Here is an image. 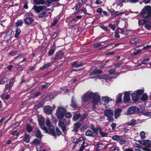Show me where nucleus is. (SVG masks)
Listing matches in <instances>:
<instances>
[{"label": "nucleus", "instance_id": "obj_1", "mask_svg": "<svg viewBox=\"0 0 151 151\" xmlns=\"http://www.w3.org/2000/svg\"><path fill=\"white\" fill-rule=\"evenodd\" d=\"M140 14L143 17H150L151 19V7L147 6L145 7L142 10Z\"/></svg>", "mask_w": 151, "mask_h": 151}, {"label": "nucleus", "instance_id": "obj_2", "mask_svg": "<svg viewBox=\"0 0 151 151\" xmlns=\"http://www.w3.org/2000/svg\"><path fill=\"white\" fill-rule=\"evenodd\" d=\"M89 97L93 98V102L96 104L99 102L100 98L98 95H84L82 97V100L85 102L87 101Z\"/></svg>", "mask_w": 151, "mask_h": 151}, {"label": "nucleus", "instance_id": "obj_3", "mask_svg": "<svg viewBox=\"0 0 151 151\" xmlns=\"http://www.w3.org/2000/svg\"><path fill=\"white\" fill-rule=\"evenodd\" d=\"M46 124L48 127V129H47L48 132L46 133L52 135L55 134V133H54V127L51 125L49 118H48L46 119Z\"/></svg>", "mask_w": 151, "mask_h": 151}, {"label": "nucleus", "instance_id": "obj_4", "mask_svg": "<svg viewBox=\"0 0 151 151\" xmlns=\"http://www.w3.org/2000/svg\"><path fill=\"white\" fill-rule=\"evenodd\" d=\"M104 115L107 117V119L109 122L112 121L114 119L113 117V111L111 109H107L104 111Z\"/></svg>", "mask_w": 151, "mask_h": 151}, {"label": "nucleus", "instance_id": "obj_5", "mask_svg": "<svg viewBox=\"0 0 151 151\" xmlns=\"http://www.w3.org/2000/svg\"><path fill=\"white\" fill-rule=\"evenodd\" d=\"M65 112V110L63 107H58L56 111V115L59 118H62Z\"/></svg>", "mask_w": 151, "mask_h": 151}, {"label": "nucleus", "instance_id": "obj_6", "mask_svg": "<svg viewBox=\"0 0 151 151\" xmlns=\"http://www.w3.org/2000/svg\"><path fill=\"white\" fill-rule=\"evenodd\" d=\"M38 121L39 124L42 130L44 131L45 132H48L47 129L44 125L45 119L43 117L41 116L38 118Z\"/></svg>", "mask_w": 151, "mask_h": 151}, {"label": "nucleus", "instance_id": "obj_7", "mask_svg": "<svg viewBox=\"0 0 151 151\" xmlns=\"http://www.w3.org/2000/svg\"><path fill=\"white\" fill-rule=\"evenodd\" d=\"M102 71L101 70H99L97 69H95L94 70L92 69L90 71V78H93L97 76L98 74L101 73Z\"/></svg>", "mask_w": 151, "mask_h": 151}, {"label": "nucleus", "instance_id": "obj_8", "mask_svg": "<svg viewBox=\"0 0 151 151\" xmlns=\"http://www.w3.org/2000/svg\"><path fill=\"white\" fill-rule=\"evenodd\" d=\"M139 109L135 106L130 107L127 110L126 114L127 115L132 114L138 111Z\"/></svg>", "mask_w": 151, "mask_h": 151}, {"label": "nucleus", "instance_id": "obj_9", "mask_svg": "<svg viewBox=\"0 0 151 151\" xmlns=\"http://www.w3.org/2000/svg\"><path fill=\"white\" fill-rule=\"evenodd\" d=\"M144 91L143 89L138 90L135 91L134 92H132L131 91H129L125 92L124 94H142L143 93Z\"/></svg>", "mask_w": 151, "mask_h": 151}, {"label": "nucleus", "instance_id": "obj_10", "mask_svg": "<svg viewBox=\"0 0 151 151\" xmlns=\"http://www.w3.org/2000/svg\"><path fill=\"white\" fill-rule=\"evenodd\" d=\"M63 55V53L61 51H59L55 53V56L54 57V59L55 60V61L58 60H60L62 59Z\"/></svg>", "mask_w": 151, "mask_h": 151}, {"label": "nucleus", "instance_id": "obj_11", "mask_svg": "<svg viewBox=\"0 0 151 151\" xmlns=\"http://www.w3.org/2000/svg\"><path fill=\"white\" fill-rule=\"evenodd\" d=\"M44 111L46 114H50L52 111V108L50 106H47L45 107Z\"/></svg>", "mask_w": 151, "mask_h": 151}, {"label": "nucleus", "instance_id": "obj_12", "mask_svg": "<svg viewBox=\"0 0 151 151\" xmlns=\"http://www.w3.org/2000/svg\"><path fill=\"white\" fill-rule=\"evenodd\" d=\"M24 20L26 24L30 25L34 21V19L32 17H28L26 18Z\"/></svg>", "mask_w": 151, "mask_h": 151}, {"label": "nucleus", "instance_id": "obj_13", "mask_svg": "<svg viewBox=\"0 0 151 151\" xmlns=\"http://www.w3.org/2000/svg\"><path fill=\"white\" fill-rule=\"evenodd\" d=\"M140 143L145 145L146 147H151V141L149 140H145L142 141Z\"/></svg>", "mask_w": 151, "mask_h": 151}, {"label": "nucleus", "instance_id": "obj_14", "mask_svg": "<svg viewBox=\"0 0 151 151\" xmlns=\"http://www.w3.org/2000/svg\"><path fill=\"white\" fill-rule=\"evenodd\" d=\"M81 125V124L77 122L75 123L74 124V128L73 131L75 132H77Z\"/></svg>", "mask_w": 151, "mask_h": 151}, {"label": "nucleus", "instance_id": "obj_15", "mask_svg": "<svg viewBox=\"0 0 151 151\" xmlns=\"http://www.w3.org/2000/svg\"><path fill=\"white\" fill-rule=\"evenodd\" d=\"M69 121L68 120V122H66L63 121H59V122L58 124L59 126L62 127L64 126H66L69 124Z\"/></svg>", "mask_w": 151, "mask_h": 151}, {"label": "nucleus", "instance_id": "obj_16", "mask_svg": "<svg viewBox=\"0 0 151 151\" xmlns=\"http://www.w3.org/2000/svg\"><path fill=\"white\" fill-rule=\"evenodd\" d=\"M122 111V109H117L115 110L114 111L115 118L116 119L120 116Z\"/></svg>", "mask_w": 151, "mask_h": 151}, {"label": "nucleus", "instance_id": "obj_17", "mask_svg": "<svg viewBox=\"0 0 151 151\" xmlns=\"http://www.w3.org/2000/svg\"><path fill=\"white\" fill-rule=\"evenodd\" d=\"M43 7L42 6H37L35 5L33 8L35 12L36 13H38L40 11L43 9Z\"/></svg>", "mask_w": 151, "mask_h": 151}, {"label": "nucleus", "instance_id": "obj_18", "mask_svg": "<svg viewBox=\"0 0 151 151\" xmlns=\"http://www.w3.org/2000/svg\"><path fill=\"white\" fill-rule=\"evenodd\" d=\"M12 33L9 34L7 33L4 37V40L7 42H9L12 39Z\"/></svg>", "mask_w": 151, "mask_h": 151}, {"label": "nucleus", "instance_id": "obj_19", "mask_svg": "<svg viewBox=\"0 0 151 151\" xmlns=\"http://www.w3.org/2000/svg\"><path fill=\"white\" fill-rule=\"evenodd\" d=\"M49 10L48 9H45L43 10L41 13L39 14L38 16L40 18H42L44 16L46 13Z\"/></svg>", "mask_w": 151, "mask_h": 151}, {"label": "nucleus", "instance_id": "obj_20", "mask_svg": "<svg viewBox=\"0 0 151 151\" xmlns=\"http://www.w3.org/2000/svg\"><path fill=\"white\" fill-rule=\"evenodd\" d=\"M75 100V98L72 97L71 99V102L70 104V106L73 108H75L77 107V105L76 103L74 101Z\"/></svg>", "mask_w": 151, "mask_h": 151}, {"label": "nucleus", "instance_id": "obj_21", "mask_svg": "<svg viewBox=\"0 0 151 151\" xmlns=\"http://www.w3.org/2000/svg\"><path fill=\"white\" fill-rule=\"evenodd\" d=\"M72 65L74 67L78 68L83 65V63H79L77 62H74L72 64Z\"/></svg>", "mask_w": 151, "mask_h": 151}, {"label": "nucleus", "instance_id": "obj_22", "mask_svg": "<svg viewBox=\"0 0 151 151\" xmlns=\"http://www.w3.org/2000/svg\"><path fill=\"white\" fill-rule=\"evenodd\" d=\"M132 97L133 100L135 101H138L140 98L139 95H132Z\"/></svg>", "mask_w": 151, "mask_h": 151}, {"label": "nucleus", "instance_id": "obj_23", "mask_svg": "<svg viewBox=\"0 0 151 151\" xmlns=\"http://www.w3.org/2000/svg\"><path fill=\"white\" fill-rule=\"evenodd\" d=\"M88 146V144L86 142H85L84 141L83 142V144L81 145V147L79 149V151H83L85 147Z\"/></svg>", "mask_w": 151, "mask_h": 151}, {"label": "nucleus", "instance_id": "obj_24", "mask_svg": "<svg viewBox=\"0 0 151 151\" xmlns=\"http://www.w3.org/2000/svg\"><path fill=\"white\" fill-rule=\"evenodd\" d=\"M99 129V133L102 137H104L107 136L108 134L107 133L103 132L102 130V129L101 128Z\"/></svg>", "mask_w": 151, "mask_h": 151}, {"label": "nucleus", "instance_id": "obj_25", "mask_svg": "<svg viewBox=\"0 0 151 151\" xmlns=\"http://www.w3.org/2000/svg\"><path fill=\"white\" fill-rule=\"evenodd\" d=\"M30 136L29 134H26L24 135V141L27 143H29L30 141Z\"/></svg>", "mask_w": 151, "mask_h": 151}, {"label": "nucleus", "instance_id": "obj_26", "mask_svg": "<svg viewBox=\"0 0 151 151\" xmlns=\"http://www.w3.org/2000/svg\"><path fill=\"white\" fill-rule=\"evenodd\" d=\"M35 135L37 137L39 138H41L42 136V135L39 129H37L35 131Z\"/></svg>", "mask_w": 151, "mask_h": 151}, {"label": "nucleus", "instance_id": "obj_27", "mask_svg": "<svg viewBox=\"0 0 151 151\" xmlns=\"http://www.w3.org/2000/svg\"><path fill=\"white\" fill-rule=\"evenodd\" d=\"M102 100L104 102L108 103V102L111 101V99L109 97L105 96L102 98Z\"/></svg>", "mask_w": 151, "mask_h": 151}, {"label": "nucleus", "instance_id": "obj_28", "mask_svg": "<svg viewBox=\"0 0 151 151\" xmlns=\"http://www.w3.org/2000/svg\"><path fill=\"white\" fill-rule=\"evenodd\" d=\"M33 2L35 4H43L45 3L44 0H34Z\"/></svg>", "mask_w": 151, "mask_h": 151}, {"label": "nucleus", "instance_id": "obj_29", "mask_svg": "<svg viewBox=\"0 0 151 151\" xmlns=\"http://www.w3.org/2000/svg\"><path fill=\"white\" fill-rule=\"evenodd\" d=\"M126 142V139L122 136L119 140V143L121 145H124Z\"/></svg>", "mask_w": 151, "mask_h": 151}, {"label": "nucleus", "instance_id": "obj_30", "mask_svg": "<svg viewBox=\"0 0 151 151\" xmlns=\"http://www.w3.org/2000/svg\"><path fill=\"white\" fill-rule=\"evenodd\" d=\"M130 100V95H124L123 100L125 103L128 102Z\"/></svg>", "mask_w": 151, "mask_h": 151}, {"label": "nucleus", "instance_id": "obj_31", "mask_svg": "<svg viewBox=\"0 0 151 151\" xmlns=\"http://www.w3.org/2000/svg\"><path fill=\"white\" fill-rule=\"evenodd\" d=\"M136 123V121L134 119H132L129 122L127 123V124L129 126H133L135 125Z\"/></svg>", "mask_w": 151, "mask_h": 151}, {"label": "nucleus", "instance_id": "obj_32", "mask_svg": "<svg viewBox=\"0 0 151 151\" xmlns=\"http://www.w3.org/2000/svg\"><path fill=\"white\" fill-rule=\"evenodd\" d=\"M100 127H98V128L93 129V133L95 134V135H97L98 134V132H99V129H101Z\"/></svg>", "mask_w": 151, "mask_h": 151}, {"label": "nucleus", "instance_id": "obj_33", "mask_svg": "<svg viewBox=\"0 0 151 151\" xmlns=\"http://www.w3.org/2000/svg\"><path fill=\"white\" fill-rule=\"evenodd\" d=\"M21 32V31L19 29H17L16 30L15 34L14 37L17 38H19V35Z\"/></svg>", "mask_w": 151, "mask_h": 151}, {"label": "nucleus", "instance_id": "obj_34", "mask_svg": "<svg viewBox=\"0 0 151 151\" xmlns=\"http://www.w3.org/2000/svg\"><path fill=\"white\" fill-rule=\"evenodd\" d=\"M122 136H119L118 135H115L113 136L112 137V139L114 141L119 140Z\"/></svg>", "mask_w": 151, "mask_h": 151}, {"label": "nucleus", "instance_id": "obj_35", "mask_svg": "<svg viewBox=\"0 0 151 151\" xmlns=\"http://www.w3.org/2000/svg\"><path fill=\"white\" fill-rule=\"evenodd\" d=\"M85 134L86 136L91 137L93 135V133L91 131L88 130L86 132Z\"/></svg>", "mask_w": 151, "mask_h": 151}, {"label": "nucleus", "instance_id": "obj_36", "mask_svg": "<svg viewBox=\"0 0 151 151\" xmlns=\"http://www.w3.org/2000/svg\"><path fill=\"white\" fill-rule=\"evenodd\" d=\"M26 129L28 132H30L32 130L33 128L30 125L28 124L27 125Z\"/></svg>", "mask_w": 151, "mask_h": 151}, {"label": "nucleus", "instance_id": "obj_37", "mask_svg": "<svg viewBox=\"0 0 151 151\" xmlns=\"http://www.w3.org/2000/svg\"><path fill=\"white\" fill-rule=\"evenodd\" d=\"M22 24L23 21L21 19L19 20L16 23V26L17 27L22 26Z\"/></svg>", "mask_w": 151, "mask_h": 151}, {"label": "nucleus", "instance_id": "obj_38", "mask_svg": "<svg viewBox=\"0 0 151 151\" xmlns=\"http://www.w3.org/2000/svg\"><path fill=\"white\" fill-rule=\"evenodd\" d=\"M54 133H55V134L53 135L54 136H55L56 135L59 136L61 134V131L57 128L56 129L55 132L54 131Z\"/></svg>", "mask_w": 151, "mask_h": 151}, {"label": "nucleus", "instance_id": "obj_39", "mask_svg": "<svg viewBox=\"0 0 151 151\" xmlns=\"http://www.w3.org/2000/svg\"><path fill=\"white\" fill-rule=\"evenodd\" d=\"M122 96L121 95H119L117 96L116 100V103H119L122 102Z\"/></svg>", "mask_w": 151, "mask_h": 151}, {"label": "nucleus", "instance_id": "obj_40", "mask_svg": "<svg viewBox=\"0 0 151 151\" xmlns=\"http://www.w3.org/2000/svg\"><path fill=\"white\" fill-rule=\"evenodd\" d=\"M141 52V49H139L137 50H135V52H134L133 53H132L131 56H133V55H137L139 53Z\"/></svg>", "mask_w": 151, "mask_h": 151}, {"label": "nucleus", "instance_id": "obj_41", "mask_svg": "<svg viewBox=\"0 0 151 151\" xmlns=\"http://www.w3.org/2000/svg\"><path fill=\"white\" fill-rule=\"evenodd\" d=\"M50 65V64L49 63H47V64H45L43 66L41 67L40 68V70H42L43 69H45L48 67Z\"/></svg>", "mask_w": 151, "mask_h": 151}, {"label": "nucleus", "instance_id": "obj_42", "mask_svg": "<svg viewBox=\"0 0 151 151\" xmlns=\"http://www.w3.org/2000/svg\"><path fill=\"white\" fill-rule=\"evenodd\" d=\"M72 142L75 144H77L79 143V141L78 139L76 138L75 137L72 138Z\"/></svg>", "mask_w": 151, "mask_h": 151}, {"label": "nucleus", "instance_id": "obj_43", "mask_svg": "<svg viewBox=\"0 0 151 151\" xmlns=\"http://www.w3.org/2000/svg\"><path fill=\"white\" fill-rule=\"evenodd\" d=\"M145 26L147 30H151V22L149 23L146 24Z\"/></svg>", "mask_w": 151, "mask_h": 151}, {"label": "nucleus", "instance_id": "obj_44", "mask_svg": "<svg viewBox=\"0 0 151 151\" xmlns=\"http://www.w3.org/2000/svg\"><path fill=\"white\" fill-rule=\"evenodd\" d=\"M33 16V14L30 12L27 13L25 15V17H32Z\"/></svg>", "mask_w": 151, "mask_h": 151}, {"label": "nucleus", "instance_id": "obj_45", "mask_svg": "<svg viewBox=\"0 0 151 151\" xmlns=\"http://www.w3.org/2000/svg\"><path fill=\"white\" fill-rule=\"evenodd\" d=\"M42 147V144H38L36 145V147L38 151H40L41 150V147Z\"/></svg>", "mask_w": 151, "mask_h": 151}, {"label": "nucleus", "instance_id": "obj_46", "mask_svg": "<svg viewBox=\"0 0 151 151\" xmlns=\"http://www.w3.org/2000/svg\"><path fill=\"white\" fill-rule=\"evenodd\" d=\"M42 104L41 103H39L37 105H35L34 106V108L35 109H37L41 107L42 106Z\"/></svg>", "mask_w": 151, "mask_h": 151}, {"label": "nucleus", "instance_id": "obj_47", "mask_svg": "<svg viewBox=\"0 0 151 151\" xmlns=\"http://www.w3.org/2000/svg\"><path fill=\"white\" fill-rule=\"evenodd\" d=\"M148 99L147 95H143V96L141 98V100L143 101H146Z\"/></svg>", "mask_w": 151, "mask_h": 151}, {"label": "nucleus", "instance_id": "obj_48", "mask_svg": "<svg viewBox=\"0 0 151 151\" xmlns=\"http://www.w3.org/2000/svg\"><path fill=\"white\" fill-rule=\"evenodd\" d=\"M32 143L34 144H36L37 145L38 144H40V140L37 139H35L32 142Z\"/></svg>", "mask_w": 151, "mask_h": 151}, {"label": "nucleus", "instance_id": "obj_49", "mask_svg": "<svg viewBox=\"0 0 151 151\" xmlns=\"http://www.w3.org/2000/svg\"><path fill=\"white\" fill-rule=\"evenodd\" d=\"M139 24L142 25L145 24L146 22L145 19H142L139 21Z\"/></svg>", "mask_w": 151, "mask_h": 151}, {"label": "nucleus", "instance_id": "obj_50", "mask_svg": "<svg viewBox=\"0 0 151 151\" xmlns=\"http://www.w3.org/2000/svg\"><path fill=\"white\" fill-rule=\"evenodd\" d=\"M140 135L142 138H144L145 137V132L144 131H141L140 133Z\"/></svg>", "mask_w": 151, "mask_h": 151}, {"label": "nucleus", "instance_id": "obj_51", "mask_svg": "<svg viewBox=\"0 0 151 151\" xmlns=\"http://www.w3.org/2000/svg\"><path fill=\"white\" fill-rule=\"evenodd\" d=\"M80 116V115L79 114H76L74 116L73 119L75 121H76L78 119Z\"/></svg>", "mask_w": 151, "mask_h": 151}, {"label": "nucleus", "instance_id": "obj_52", "mask_svg": "<svg viewBox=\"0 0 151 151\" xmlns=\"http://www.w3.org/2000/svg\"><path fill=\"white\" fill-rule=\"evenodd\" d=\"M1 97L3 99L7 100L8 99L9 97V95H1Z\"/></svg>", "mask_w": 151, "mask_h": 151}, {"label": "nucleus", "instance_id": "obj_53", "mask_svg": "<svg viewBox=\"0 0 151 151\" xmlns=\"http://www.w3.org/2000/svg\"><path fill=\"white\" fill-rule=\"evenodd\" d=\"M65 116L67 118H69L71 117L72 115L70 113L67 112L65 114Z\"/></svg>", "mask_w": 151, "mask_h": 151}, {"label": "nucleus", "instance_id": "obj_54", "mask_svg": "<svg viewBox=\"0 0 151 151\" xmlns=\"http://www.w3.org/2000/svg\"><path fill=\"white\" fill-rule=\"evenodd\" d=\"M150 60V59L149 58H146L141 62V63L142 64H145L147 63V62L149 61Z\"/></svg>", "mask_w": 151, "mask_h": 151}, {"label": "nucleus", "instance_id": "obj_55", "mask_svg": "<svg viewBox=\"0 0 151 151\" xmlns=\"http://www.w3.org/2000/svg\"><path fill=\"white\" fill-rule=\"evenodd\" d=\"M12 87L9 84V83H7L5 85V88L6 89H9Z\"/></svg>", "mask_w": 151, "mask_h": 151}, {"label": "nucleus", "instance_id": "obj_56", "mask_svg": "<svg viewBox=\"0 0 151 151\" xmlns=\"http://www.w3.org/2000/svg\"><path fill=\"white\" fill-rule=\"evenodd\" d=\"M52 2V1L51 0H47L46 2V4L48 6H49Z\"/></svg>", "mask_w": 151, "mask_h": 151}, {"label": "nucleus", "instance_id": "obj_57", "mask_svg": "<svg viewBox=\"0 0 151 151\" xmlns=\"http://www.w3.org/2000/svg\"><path fill=\"white\" fill-rule=\"evenodd\" d=\"M55 50L54 49H52L50 50L48 52V55H50L53 54Z\"/></svg>", "mask_w": 151, "mask_h": 151}, {"label": "nucleus", "instance_id": "obj_58", "mask_svg": "<svg viewBox=\"0 0 151 151\" xmlns=\"http://www.w3.org/2000/svg\"><path fill=\"white\" fill-rule=\"evenodd\" d=\"M77 21V19L75 18H73L71 21L70 22V23L72 24H74Z\"/></svg>", "mask_w": 151, "mask_h": 151}, {"label": "nucleus", "instance_id": "obj_59", "mask_svg": "<svg viewBox=\"0 0 151 151\" xmlns=\"http://www.w3.org/2000/svg\"><path fill=\"white\" fill-rule=\"evenodd\" d=\"M109 27L113 30H114L115 29V26L112 24H110L109 25Z\"/></svg>", "mask_w": 151, "mask_h": 151}, {"label": "nucleus", "instance_id": "obj_60", "mask_svg": "<svg viewBox=\"0 0 151 151\" xmlns=\"http://www.w3.org/2000/svg\"><path fill=\"white\" fill-rule=\"evenodd\" d=\"M15 79V78H13L11 79L10 81L9 84L11 86H12L13 84V82L14 81Z\"/></svg>", "mask_w": 151, "mask_h": 151}, {"label": "nucleus", "instance_id": "obj_61", "mask_svg": "<svg viewBox=\"0 0 151 151\" xmlns=\"http://www.w3.org/2000/svg\"><path fill=\"white\" fill-rule=\"evenodd\" d=\"M110 149L112 150H118L119 148L117 147H115L114 146H112L111 148Z\"/></svg>", "mask_w": 151, "mask_h": 151}, {"label": "nucleus", "instance_id": "obj_62", "mask_svg": "<svg viewBox=\"0 0 151 151\" xmlns=\"http://www.w3.org/2000/svg\"><path fill=\"white\" fill-rule=\"evenodd\" d=\"M58 19H55L54 20L53 22L52 23V26H53L55 25H56L57 23Z\"/></svg>", "mask_w": 151, "mask_h": 151}, {"label": "nucleus", "instance_id": "obj_63", "mask_svg": "<svg viewBox=\"0 0 151 151\" xmlns=\"http://www.w3.org/2000/svg\"><path fill=\"white\" fill-rule=\"evenodd\" d=\"M96 12L99 13H101L102 12V9L101 8H99L97 9Z\"/></svg>", "mask_w": 151, "mask_h": 151}, {"label": "nucleus", "instance_id": "obj_64", "mask_svg": "<svg viewBox=\"0 0 151 151\" xmlns=\"http://www.w3.org/2000/svg\"><path fill=\"white\" fill-rule=\"evenodd\" d=\"M136 41V39H133L130 41V43L131 44H133L135 43Z\"/></svg>", "mask_w": 151, "mask_h": 151}]
</instances>
